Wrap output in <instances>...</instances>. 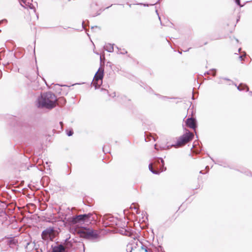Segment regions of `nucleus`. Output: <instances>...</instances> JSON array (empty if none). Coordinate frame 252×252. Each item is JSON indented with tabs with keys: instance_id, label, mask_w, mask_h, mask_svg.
Segmentation results:
<instances>
[{
	"instance_id": "obj_1",
	"label": "nucleus",
	"mask_w": 252,
	"mask_h": 252,
	"mask_svg": "<svg viewBox=\"0 0 252 252\" xmlns=\"http://www.w3.org/2000/svg\"><path fill=\"white\" fill-rule=\"evenodd\" d=\"M57 98L51 92L41 93L36 100V106L39 108H46L51 110L55 107Z\"/></svg>"
},
{
	"instance_id": "obj_2",
	"label": "nucleus",
	"mask_w": 252,
	"mask_h": 252,
	"mask_svg": "<svg viewBox=\"0 0 252 252\" xmlns=\"http://www.w3.org/2000/svg\"><path fill=\"white\" fill-rule=\"evenodd\" d=\"M75 231L79 234L80 237L94 242L98 241L100 237L97 231L92 228L83 227L75 230Z\"/></svg>"
},
{
	"instance_id": "obj_3",
	"label": "nucleus",
	"mask_w": 252,
	"mask_h": 252,
	"mask_svg": "<svg viewBox=\"0 0 252 252\" xmlns=\"http://www.w3.org/2000/svg\"><path fill=\"white\" fill-rule=\"evenodd\" d=\"M149 169L153 174L158 175L161 172L165 171L166 167L164 166V161L161 158H155L152 163L149 164Z\"/></svg>"
},
{
	"instance_id": "obj_4",
	"label": "nucleus",
	"mask_w": 252,
	"mask_h": 252,
	"mask_svg": "<svg viewBox=\"0 0 252 252\" xmlns=\"http://www.w3.org/2000/svg\"><path fill=\"white\" fill-rule=\"evenodd\" d=\"M92 216V214L91 213L80 214L68 218L67 220L71 224H82L90 222Z\"/></svg>"
},
{
	"instance_id": "obj_5",
	"label": "nucleus",
	"mask_w": 252,
	"mask_h": 252,
	"mask_svg": "<svg viewBox=\"0 0 252 252\" xmlns=\"http://www.w3.org/2000/svg\"><path fill=\"white\" fill-rule=\"evenodd\" d=\"M1 241L4 242V243L6 244L9 248L15 250L16 251L18 250L19 241L16 236H5L1 239Z\"/></svg>"
},
{
	"instance_id": "obj_6",
	"label": "nucleus",
	"mask_w": 252,
	"mask_h": 252,
	"mask_svg": "<svg viewBox=\"0 0 252 252\" xmlns=\"http://www.w3.org/2000/svg\"><path fill=\"white\" fill-rule=\"evenodd\" d=\"M104 77V68L100 67L96 72L93 82V85L95 89H98L102 83V79Z\"/></svg>"
},
{
	"instance_id": "obj_7",
	"label": "nucleus",
	"mask_w": 252,
	"mask_h": 252,
	"mask_svg": "<svg viewBox=\"0 0 252 252\" xmlns=\"http://www.w3.org/2000/svg\"><path fill=\"white\" fill-rule=\"evenodd\" d=\"M187 131L185 133L179 138L176 142V145H180L192 140L194 136L193 134L189 130H187Z\"/></svg>"
},
{
	"instance_id": "obj_8",
	"label": "nucleus",
	"mask_w": 252,
	"mask_h": 252,
	"mask_svg": "<svg viewBox=\"0 0 252 252\" xmlns=\"http://www.w3.org/2000/svg\"><path fill=\"white\" fill-rule=\"evenodd\" d=\"M27 239H23L21 243L24 247L26 252H31L35 246V243L32 242L31 238L29 236L27 237Z\"/></svg>"
},
{
	"instance_id": "obj_9",
	"label": "nucleus",
	"mask_w": 252,
	"mask_h": 252,
	"mask_svg": "<svg viewBox=\"0 0 252 252\" xmlns=\"http://www.w3.org/2000/svg\"><path fill=\"white\" fill-rule=\"evenodd\" d=\"M102 220L106 226H113L114 225H117V219L110 214L104 215Z\"/></svg>"
},
{
	"instance_id": "obj_10",
	"label": "nucleus",
	"mask_w": 252,
	"mask_h": 252,
	"mask_svg": "<svg viewBox=\"0 0 252 252\" xmlns=\"http://www.w3.org/2000/svg\"><path fill=\"white\" fill-rule=\"evenodd\" d=\"M54 231V227H49L44 229L41 233V237L43 240L51 239V235Z\"/></svg>"
},
{
	"instance_id": "obj_11",
	"label": "nucleus",
	"mask_w": 252,
	"mask_h": 252,
	"mask_svg": "<svg viewBox=\"0 0 252 252\" xmlns=\"http://www.w3.org/2000/svg\"><path fill=\"white\" fill-rule=\"evenodd\" d=\"M186 124L189 127L193 130H195L197 126L196 119L192 117L188 118L186 121Z\"/></svg>"
},
{
	"instance_id": "obj_12",
	"label": "nucleus",
	"mask_w": 252,
	"mask_h": 252,
	"mask_svg": "<svg viewBox=\"0 0 252 252\" xmlns=\"http://www.w3.org/2000/svg\"><path fill=\"white\" fill-rule=\"evenodd\" d=\"M52 252H66L64 247L62 244H56L52 245Z\"/></svg>"
},
{
	"instance_id": "obj_13",
	"label": "nucleus",
	"mask_w": 252,
	"mask_h": 252,
	"mask_svg": "<svg viewBox=\"0 0 252 252\" xmlns=\"http://www.w3.org/2000/svg\"><path fill=\"white\" fill-rule=\"evenodd\" d=\"M235 86L237 87V89L239 91H242L245 90L246 92L249 91V88L248 86L243 83H240L238 86H237L236 84H235Z\"/></svg>"
},
{
	"instance_id": "obj_14",
	"label": "nucleus",
	"mask_w": 252,
	"mask_h": 252,
	"mask_svg": "<svg viewBox=\"0 0 252 252\" xmlns=\"http://www.w3.org/2000/svg\"><path fill=\"white\" fill-rule=\"evenodd\" d=\"M114 44H112L110 43H108L105 45V46H104V48L108 52L112 53L114 51Z\"/></svg>"
},
{
	"instance_id": "obj_15",
	"label": "nucleus",
	"mask_w": 252,
	"mask_h": 252,
	"mask_svg": "<svg viewBox=\"0 0 252 252\" xmlns=\"http://www.w3.org/2000/svg\"><path fill=\"white\" fill-rule=\"evenodd\" d=\"M66 102V100L63 97H60L59 98H57L56 105H58L63 106L65 104Z\"/></svg>"
},
{
	"instance_id": "obj_16",
	"label": "nucleus",
	"mask_w": 252,
	"mask_h": 252,
	"mask_svg": "<svg viewBox=\"0 0 252 252\" xmlns=\"http://www.w3.org/2000/svg\"><path fill=\"white\" fill-rule=\"evenodd\" d=\"M21 128L23 132H27L30 130L31 127L29 124L24 123L22 125Z\"/></svg>"
},
{
	"instance_id": "obj_17",
	"label": "nucleus",
	"mask_w": 252,
	"mask_h": 252,
	"mask_svg": "<svg viewBox=\"0 0 252 252\" xmlns=\"http://www.w3.org/2000/svg\"><path fill=\"white\" fill-rule=\"evenodd\" d=\"M216 71L217 70L216 69L213 68L210 69L209 71H206L204 74V75L209 74L215 76L216 75Z\"/></svg>"
},
{
	"instance_id": "obj_18",
	"label": "nucleus",
	"mask_w": 252,
	"mask_h": 252,
	"mask_svg": "<svg viewBox=\"0 0 252 252\" xmlns=\"http://www.w3.org/2000/svg\"><path fill=\"white\" fill-rule=\"evenodd\" d=\"M131 208L133 209L136 210V212L137 214H139V205L136 203H132L131 205Z\"/></svg>"
},
{
	"instance_id": "obj_19",
	"label": "nucleus",
	"mask_w": 252,
	"mask_h": 252,
	"mask_svg": "<svg viewBox=\"0 0 252 252\" xmlns=\"http://www.w3.org/2000/svg\"><path fill=\"white\" fill-rule=\"evenodd\" d=\"M139 243L141 244V249L142 250H144L145 252H152V251L150 249H149L146 246L144 245L142 242H139Z\"/></svg>"
},
{
	"instance_id": "obj_20",
	"label": "nucleus",
	"mask_w": 252,
	"mask_h": 252,
	"mask_svg": "<svg viewBox=\"0 0 252 252\" xmlns=\"http://www.w3.org/2000/svg\"><path fill=\"white\" fill-rule=\"evenodd\" d=\"M103 152L105 154H107L108 153H109V146L108 145H105L102 148Z\"/></svg>"
},
{
	"instance_id": "obj_21",
	"label": "nucleus",
	"mask_w": 252,
	"mask_h": 252,
	"mask_svg": "<svg viewBox=\"0 0 252 252\" xmlns=\"http://www.w3.org/2000/svg\"><path fill=\"white\" fill-rule=\"evenodd\" d=\"M55 86H57V88H56L55 90L56 92V93L61 94V90L62 88H61V86L59 84H56Z\"/></svg>"
},
{
	"instance_id": "obj_22",
	"label": "nucleus",
	"mask_w": 252,
	"mask_h": 252,
	"mask_svg": "<svg viewBox=\"0 0 252 252\" xmlns=\"http://www.w3.org/2000/svg\"><path fill=\"white\" fill-rule=\"evenodd\" d=\"M133 249V247L131 244H128L126 246V252H131Z\"/></svg>"
},
{
	"instance_id": "obj_23",
	"label": "nucleus",
	"mask_w": 252,
	"mask_h": 252,
	"mask_svg": "<svg viewBox=\"0 0 252 252\" xmlns=\"http://www.w3.org/2000/svg\"><path fill=\"white\" fill-rule=\"evenodd\" d=\"M173 145H163V146H160V148L162 150H166V149H169Z\"/></svg>"
},
{
	"instance_id": "obj_24",
	"label": "nucleus",
	"mask_w": 252,
	"mask_h": 252,
	"mask_svg": "<svg viewBox=\"0 0 252 252\" xmlns=\"http://www.w3.org/2000/svg\"><path fill=\"white\" fill-rule=\"evenodd\" d=\"M66 133L68 136H71L73 134V131L72 129L66 130Z\"/></svg>"
},
{
	"instance_id": "obj_25",
	"label": "nucleus",
	"mask_w": 252,
	"mask_h": 252,
	"mask_svg": "<svg viewBox=\"0 0 252 252\" xmlns=\"http://www.w3.org/2000/svg\"><path fill=\"white\" fill-rule=\"evenodd\" d=\"M208 156L210 158L212 159V160L215 163V164H218L220 165H222V161H218L217 162L215 161V160L212 158L209 155H208Z\"/></svg>"
},
{
	"instance_id": "obj_26",
	"label": "nucleus",
	"mask_w": 252,
	"mask_h": 252,
	"mask_svg": "<svg viewBox=\"0 0 252 252\" xmlns=\"http://www.w3.org/2000/svg\"><path fill=\"white\" fill-rule=\"evenodd\" d=\"M155 95L158 96V97H162L164 99H172V98H174V99H175L176 98V97H168V96H161V95L159 94H154Z\"/></svg>"
},
{
	"instance_id": "obj_27",
	"label": "nucleus",
	"mask_w": 252,
	"mask_h": 252,
	"mask_svg": "<svg viewBox=\"0 0 252 252\" xmlns=\"http://www.w3.org/2000/svg\"><path fill=\"white\" fill-rule=\"evenodd\" d=\"M20 3H32L30 0H19Z\"/></svg>"
},
{
	"instance_id": "obj_28",
	"label": "nucleus",
	"mask_w": 252,
	"mask_h": 252,
	"mask_svg": "<svg viewBox=\"0 0 252 252\" xmlns=\"http://www.w3.org/2000/svg\"><path fill=\"white\" fill-rule=\"evenodd\" d=\"M235 2L237 5L241 7L243 6V5L241 4L240 0H235Z\"/></svg>"
},
{
	"instance_id": "obj_29",
	"label": "nucleus",
	"mask_w": 252,
	"mask_h": 252,
	"mask_svg": "<svg viewBox=\"0 0 252 252\" xmlns=\"http://www.w3.org/2000/svg\"><path fill=\"white\" fill-rule=\"evenodd\" d=\"M136 4H137V5H143L144 6H149V5H154V4H148V3H137Z\"/></svg>"
},
{
	"instance_id": "obj_30",
	"label": "nucleus",
	"mask_w": 252,
	"mask_h": 252,
	"mask_svg": "<svg viewBox=\"0 0 252 252\" xmlns=\"http://www.w3.org/2000/svg\"><path fill=\"white\" fill-rule=\"evenodd\" d=\"M146 90L148 92H149V93H154V91L152 90V89L150 87H147L146 88Z\"/></svg>"
},
{
	"instance_id": "obj_31",
	"label": "nucleus",
	"mask_w": 252,
	"mask_h": 252,
	"mask_svg": "<svg viewBox=\"0 0 252 252\" xmlns=\"http://www.w3.org/2000/svg\"><path fill=\"white\" fill-rule=\"evenodd\" d=\"M127 53V51L125 49H123L122 51L120 52L119 54L124 55L126 54Z\"/></svg>"
},
{
	"instance_id": "obj_32",
	"label": "nucleus",
	"mask_w": 252,
	"mask_h": 252,
	"mask_svg": "<svg viewBox=\"0 0 252 252\" xmlns=\"http://www.w3.org/2000/svg\"><path fill=\"white\" fill-rule=\"evenodd\" d=\"M98 29L99 30H100V28L97 26H93L91 27V30H94V29Z\"/></svg>"
},
{
	"instance_id": "obj_33",
	"label": "nucleus",
	"mask_w": 252,
	"mask_h": 252,
	"mask_svg": "<svg viewBox=\"0 0 252 252\" xmlns=\"http://www.w3.org/2000/svg\"><path fill=\"white\" fill-rule=\"evenodd\" d=\"M4 22L7 23V20L6 19H2V20H1L0 21V24H2V23H3Z\"/></svg>"
},
{
	"instance_id": "obj_34",
	"label": "nucleus",
	"mask_w": 252,
	"mask_h": 252,
	"mask_svg": "<svg viewBox=\"0 0 252 252\" xmlns=\"http://www.w3.org/2000/svg\"><path fill=\"white\" fill-rule=\"evenodd\" d=\"M222 166H223L224 167H229V168H230L228 165H227L226 163H222Z\"/></svg>"
},
{
	"instance_id": "obj_35",
	"label": "nucleus",
	"mask_w": 252,
	"mask_h": 252,
	"mask_svg": "<svg viewBox=\"0 0 252 252\" xmlns=\"http://www.w3.org/2000/svg\"><path fill=\"white\" fill-rule=\"evenodd\" d=\"M239 58L240 60L241 61H242L244 60V57L243 56V55L239 56Z\"/></svg>"
},
{
	"instance_id": "obj_36",
	"label": "nucleus",
	"mask_w": 252,
	"mask_h": 252,
	"mask_svg": "<svg viewBox=\"0 0 252 252\" xmlns=\"http://www.w3.org/2000/svg\"><path fill=\"white\" fill-rule=\"evenodd\" d=\"M222 79L224 80H226V81H231L229 79L227 78H222Z\"/></svg>"
},
{
	"instance_id": "obj_37",
	"label": "nucleus",
	"mask_w": 252,
	"mask_h": 252,
	"mask_svg": "<svg viewBox=\"0 0 252 252\" xmlns=\"http://www.w3.org/2000/svg\"><path fill=\"white\" fill-rule=\"evenodd\" d=\"M156 13L157 14V15H158V18H159V20L160 21V17H159V15H158V10H156Z\"/></svg>"
},
{
	"instance_id": "obj_38",
	"label": "nucleus",
	"mask_w": 252,
	"mask_h": 252,
	"mask_svg": "<svg viewBox=\"0 0 252 252\" xmlns=\"http://www.w3.org/2000/svg\"><path fill=\"white\" fill-rule=\"evenodd\" d=\"M160 0H158L155 3H154V4H157L158 3H159Z\"/></svg>"
},
{
	"instance_id": "obj_39",
	"label": "nucleus",
	"mask_w": 252,
	"mask_h": 252,
	"mask_svg": "<svg viewBox=\"0 0 252 252\" xmlns=\"http://www.w3.org/2000/svg\"><path fill=\"white\" fill-rule=\"evenodd\" d=\"M190 49H191V48H190H190H188V49H187V50H183V51H184V52H187V51H189V50Z\"/></svg>"
},
{
	"instance_id": "obj_40",
	"label": "nucleus",
	"mask_w": 252,
	"mask_h": 252,
	"mask_svg": "<svg viewBox=\"0 0 252 252\" xmlns=\"http://www.w3.org/2000/svg\"><path fill=\"white\" fill-rule=\"evenodd\" d=\"M108 64H109V66H111V62H108L107 63V65H108Z\"/></svg>"
},
{
	"instance_id": "obj_41",
	"label": "nucleus",
	"mask_w": 252,
	"mask_h": 252,
	"mask_svg": "<svg viewBox=\"0 0 252 252\" xmlns=\"http://www.w3.org/2000/svg\"><path fill=\"white\" fill-rule=\"evenodd\" d=\"M205 169H207L208 170H209V166H206L205 167ZM208 172V171H207V172Z\"/></svg>"
},
{
	"instance_id": "obj_42",
	"label": "nucleus",
	"mask_w": 252,
	"mask_h": 252,
	"mask_svg": "<svg viewBox=\"0 0 252 252\" xmlns=\"http://www.w3.org/2000/svg\"><path fill=\"white\" fill-rule=\"evenodd\" d=\"M249 94H250L251 96H252V91L249 92Z\"/></svg>"
},
{
	"instance_id": "obj_43",
	"label": "nucleus",
	"mask_w": 252,
	"mask_h": 252,
	"mask_svg": "<svg viewBox=\"0 0 252 252\" xmlns=\"http://www.w3.org/2000/svg\"><path fill=\"white\" fill-rule=\"evenodd\" d=\"M199 173H200V174H204V173L203 172V170H201V171H200Z\"/></svg>"
},
{
	"instance_id": "obj_44",
	"label": "nucleus",
	"mask_w": 252,
	"mask_h": 252,
	"mask_svg": "<svg viewBox=\"0 0 252 252\" xmlns=\"http://www.w3.org/2000/svg\"><path fill=\"white\" fill-rule=\"evenodd\" d=\"M84 21H83V22H82V27H83V28L84 29H85V27H84Z\"/></svg>"
},
{
	"instance_id": "obj_45",
	"label": "nucleus",
	"mask_w": 252,
	"mask_h": 252,
	"mask_svg": "<svg viewBox=\"0 0 252 252\" xmlns=\"http://www.w3.org/2000/svg\"><path fill=\"white\" fill-rule=\"evenodd\" d=\"M60 125H61V126H62V125H63V122H60Z\"/></svg>"
},
{
	"instance_id": "obj_46",
	"label": "nucleus",
	"mask_w": 252,
	"mask_h": 252,
	"mask_svg": "<svg viewBox=\"0 0 252 252\" xmlns=\"http://www.w3.org/2000/svg\"><path fill=\"white\" fill-rule=\"evenodd\" d=\"M117 48V49L119 51V50H121V48H119L118 47L116 46V47Z\"/></svg>"
},
{
	"instance_id": "obj_47",
	"label": "nucleus",
	"mask_w": 252,
	"mask_h": 252,
	"mask_svg": "<svg viewBox=\"0 0 252 252\" xmlns=\"http://www.w3.org/2000/svg\"><path fill=\"white\" fill-rule=\"evenodd\" d=\"M69 239V238H66L65 240V242H67Z\"/></svg>"
},
{
	"instance_id": "obj_48",
	"label": "nucleus",
	"mask_w": 252,
	"mask_h": 252,
	"mask_svg": "<svg viewBox=\"0 0 252 252\" xmlns=\"http://www.w3.org/2000/svg\"><path fill=\"white\" fill-rule=\"evenodd\" d=\"M111 6H112V4H111L110 6H108L106 8L107 9V8H109L110 7H111Z\"/></svg>"
},
{
	"instance_id": "obj_49",
	"label": "nucleus",
	"mask_w": 252,
	"mask_h": 252,
	"mask_svg": "<svg viewBox=\"0 0 252 252\" xmlns=\"http://www.w3.org/2000/svg\"><path fill=\"white\" fill-rule=\"evenodd\" d=\"M157 144H156V145H155V149H157Z\"/></svg>"
},
{
	"instance_id": "obj_50",
	"label": "nucleus",
	"mask_w": 252,
	"mask_h": 252,
	"mask_svg": "<svg viewBox=\"0 0 252 252\" xmlns=\"http://www.w3.org/2000/svg\"><path fill=\"white\" fill-rule=\"evenodd\" d=\"M241 50V48H240L238 49V51H239V52H240Z\"/></svg>"
},
{
	"instance_id": "obj_51",
	"label": "nucleus",
	"mask_w": 252,
	"mask_h": 252,
	"mask_svg": "<svg viewBox=\"0 0 252 252\" xmlns=\"http://www.w3.org/2000/svg\"><path fill=\"white\" fill-rule=\"evenodd\" d=\"M235 39H236V41H237V42H239V40H238V39L236 38Z\"/></svg>"
},
{
	"instance_id": "obj_52",
	"label": "nucleus",
	"mask_w": 252,
	"mask_h": 252,
	"mask_svg": "<svg viewBox=\"0 0 252 252\" xmlns=\"http://www.w3.org/2000/svg\"><path fill=\"white\" fill-rule=\"evenodd\" d=\"M207 44V42H205V43H204V45H206V44Z\"/></svg>"
},
{
	"instance_id": "obj_53",
	"label": "nucleus",
	"mask_w": 252,
	"mask_h": 252,
	"mask_svg": "<svg viewBox=\"0 0 252 252\" xmlns=\"http://www.w3.org/2000/svg\"><path fill=\"white\" fill-rule=\"evenodd\" d=\"M192 99H194V97H193V95H192Z\"/></svg>"
},
{
	"instance_id": "obj_54",
	"label": "nucleus",
	"mask_w": 252,
	"mask_h": 252,
	"mask_svg": "<svg viewBox=\"0 0 252 252\" xmlns=\"http://www.w3.org/2000/svg\"><path fill=\"white\" fill-rule=\"evenodd\" d=\"M99 15V13H97L95 16Z\"/></svg>"
},
{
	"instance_id": "obj_55",
	"label": "nucleus",
	"mask_w": 252,
	"mask_h": 252,
	"mask_svg": "<svg viewBox=\"0 0 252 252\" xmlns=\"http://www.w3.org/2000/svg\"><path fill=\"white\" fill-rule=\"evenodd\" d=\"M239 20V19H237V22H238Z\"/></svg>"
},
{
	"instance_id": "obj_56",
	"label": "nucleus",
	"mask_w": 252,
	"mask_h": 252,
	"mask_svg": "<svg viewBox=\"0 0 252 252\" xmlns=\"http://www.w3.org/2000/svg\"><path fill=\"white\" fill-rule=\"evenodd\" d=\"M179 54H182V52H181L179 51Z\"/></svg>"
},
{
	"instance_id": "obj_57",
	"label": "nucleus",
	"mask_w": 252,
	"mask_h": 252,
	"mask_svg": "<svg viewBox=\"0 0 252 252\" xmlns=\"http://www.w3.org/2000/svg\"><path fill=\"white\" fill-rule=\"evenodd\" d=\"M131 4H129V7H131Z\"/></svg>"
},
{
	"instance_id": "obj_58",
	"label": "nucleus",
	"mask_w": 252,
	"mask_h": 252,
	"mask_svg": "<svg viewBox=\"0 0 252 252\" xmlns=\"http://www.w3.org/2000/svg\"><path fill=\"white\" fill-rule=\"evenodd\" d=\"M123 231L122 230V232H121V234H123ZM124 234H125L124 233Z\"/></svg>"
},
{
	"instance_id": "obj_59",
	"label": "nucleus",
	"mask_w": 252,
	"mask_h": 252,
	"mask_svg": "<svg viewBox=\"0 0 252 252\" xmlns=\"http://www.w3.org/2000/svg\"><path fill=\"white\" fill-rule=\"evenodd\" d=\"M34 53L35 54V49L33 50Z\"/></svg>"
},
{
	"instance_id": "obj_60",
	"label": "nucleus",
	"mask_w": 252,
	"mask_h": 252,
	"mask_svg": "<svg viewBox=\"0 0 252 252\" xmlns=\"http://www.w3.org/2000/svg\"><path fill=\"white\" fill-rule=\"evenodd\" d=\"M1 31V30H0V32Z\"/></svg>"
}]
</instances>
